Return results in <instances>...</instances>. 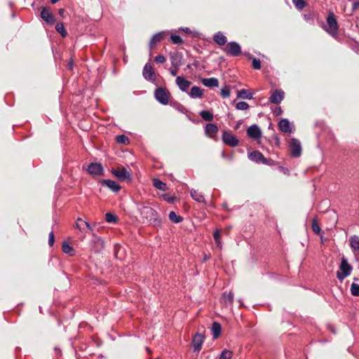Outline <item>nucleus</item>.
<instances>
[{
	"instance_id": "nucleus-1",
	"label": "nucleus",
	"mask_w": 359,
	"mask_h": 359,
	"mask_svg": "<svg viewBox=\"0 0 359 359\" xmlns=\"http://www.w3.org/2000/svg\"><path fill=\"white\" fill-rule=\"evenodd\" d=\"M137 209L145 222L155 227L161 225V219L156 210L140 203L137 204Z\"/></svg>"
},
{
	"instance_id": "nucleus-2",
	"label": "nucleus",
	"mask_w": 359,
	"mask_h": 359,
	"mask_svg": "<svg viewBox=\"0 0 359 359\" xmlns=\"http://www.w3.org/2000/svg\"><path fill=\"white\" fill-rule=\"evenodd\" d=\"M327 25L323 27V29L331 36H337V32L339 29L338 22L332 12H330L326 19Z\"/></svg>"
},
{
	"instance_id": "nucleus-3",
	"label": "nucleus",
	"mask_w": 359,
	"mask_h": 359,
	"mask_svg": "<svg viewBox=\"0 0 359 359\" xmlns=\"http://www.w3.org/2000/svg\"><path fill=\"white\" fill-rule=\"evenodd\" d=\"M352 269V266L348 263L347 259L343 257L339 266L340 271L337 272V278L340 281H342L345 278L348 277L351 274Z\"/></svg>"
},
{
	"instance_id": "nucleus-4",
	"label": "nucleus",
	"mask_w": 359,
	"mask_h": 359,
	"mask_svg": "<svg viewBox=\"0 0 359 359\" xmlns=\"http://www.w3.org/2000/svg\"><path fill=\"white\" fill-rule=\"evenodd\" d=\"M223 50L230 56L237 57L242 53L241 47L238 43L236 41H230L227 43Z\"/></svg>"
},
{
	"instance_id": "nucleus-5",
	"label": "nucleus",
	"mask_w": 359,
	"mask_h": 359,
	"mask_svg": "<svg viewBox=\"0 0 359 359\" xmlns=\"http://www.w3.org/2000/svg\"><path fill=\"white\" fill-rule=\"evenodd\" d=\"M155 98L161 104L163 105H166L168 104V97L169 93L168 91L163 88H156L154 93Z\"/></svg>"
},
{
	"instance_id": "nucleus-6",
	"label": "nucleus",
	"mask_w": 359,
	"mask_h": 359,
	"mask_svg": "<svg viewBox=\"0 0 359 359\" xmlns=\"http://www.w3.org/2000/svg\"><path fill=\"white\" fill-rule=\"evenodd\" d=\"M223 142L232 147H235L238 145L239 141L237 137L229 131H224L222 134Z\"/></svg>"
},
{
	"instance_id": "nucleus-7",
	"label": "nucleus",
	"mask_w": 359,
	"mask_h": 359,
	"mask_svg": "<svg viewBox=\"0 0 359 359\" xmlns=\"http://www.w3.org/2000/svg\"><path fill=\"white\" fill-rule=\"evenodd\" d=\"M290 147L291 149V155L292 157L297 158L301 156L302 146L300 142L296 138H292Z\"/></svg>"
},
{
	"instance_id": "nucleus-8",
	"label": "nucleus",
	"mask_w": 359,
	"mask_h": 359,
	"mask_svg": "<svg viewBox=\"0 0 359 359\" xmlns=\"http://www.w3.org/2000/svg\"><path fill=\"white\" fill-rule=\"evenodd\" d=\"M41 18L48 24L53 25L55 22V18L53 13L47 7H42L41 11Z\"/></svg>"
},
{
	"instance_id": "nucleus-9",
	"label": "nucleus",
	"mask_w": 359,
	"mask_h": 359,
	"mask_svg": "<svg viewBox=\"0 0 359 359\" xmlns=\"http://www.w3.org/2000/svg\"><path fill=\"white\" fill-rule=\"evenodd\" d=\"M142 75L147 81H154L156 80L154 68L149 63H147L144 65Z\"/></svg>"
},
{
	"instance_id": "nucleus-10",
	"label": "nucleus",
	"mask_w": 359,
	"mask_h": 359,
	"mask_svg": "<svg viewBox=\"0 0 359 359\" xmlns=\"http://www.w3.org/2000/svg\"><path fill=\"white\" fill-rule=\"evenodd\" d=\"M176 85L182 92L187 93L191 83L187 80L184 76H177L175 79Z\"/></svg>"
},
{
	"instance_id": "nucleus-11",
	"label": "nucleus",
	"mask_w": 359,
	"mask_h": 359,
	"mask_svg": "<svg viewBox=\"0 0 359 359\" xmlns=\"http://www.w3.org/2000/svg\"><path fill=\"white\" fill-rule=\"evenodd\" d=\"M111 172L121 180H131L130 173L125 168H122L121 169H113Z\"/></svg>"
},
{
	"instance_id": "nucleus-12",
	"label": "nucleus",
	"mask_w": 359,
	"mask_h": 359,
	"mask_svg": "<svg viewBox=\"0 0 359 359\" xmlns=\"http://www.w3.org/2000/svg\"><path fill=\"white\" fill-rule=\"evenodd\" d=\"M247 135L250 138L259 139L262 136V130L257 124H253L247 129Z\"/></svg>"
},
{
	"instance_id": "nucleus-13",
	"label": "nucleus",
	"mask_w": 359,
	"mask_h": 359,
	"mask_svg": "<svg viewBox=\"0 0 359 359\" xmlns=\"http://www.w3.org/2000/svg\"><path fill=\"white\" fill-rule=\"evenodd\" d=\"M204 337L202 334L196 333L192 339V346L194 351L198 352L202 347V344L203 343Z\"/></svg>"
},
{
	"instance_id": "nucleus-14",
	"label": "nucleus",
	"mask_w": 359,
	"mask_h": 359,
	"mask_svg": "<svg viewBox=\"0 0 359 359\" xmlns=\"http://www.w3.org/2000/svg\"><path fill=\"white\" fill-rule=\"evenodd\" d=\"M285 93L282 90H275L269 97V101L276 104H278L284 98Z\"/></svg>"
},
{
	"instance_id": "nucleus-15",
	"label": "nucleus",
	"mask_w": 359,
	"mask_h": 359,
	"mask_svg": "<svg viewBox=\"0 0 359 359\" xmlns=\"http://www.w3.org/2000/svg\"><path fill=\"white\" fill-rule=\"evenodd\" d=\"M91 250L95 252H101L104 248V243L103 240L100 237H95L91 241Z\"/></svg>"
},
{
	"instance_id": "nucleus-16",
	"label": "nucleus",
	"mask_w": 359,
	"mask_h": 359,
	"mask_svg": "<svg viewBox=\"0 0 359 359\" xmlns=\"http://www.w3.org/2000/svg\"><path fill=\"white\" fill-rule=\"evenodd\" d=\"M88 172L93 175H101L103 173V167L100 163H91L88 167Z\"/></svg>"
},
{
	"instance_id": "nucleus-17",
	"label": "nucleus",
	"mask_w": 359,
	"mask_h": 359,
	"mask_svg": "<svg viewBox=\"0 0 359 359\" xmlns=\"http://www.w3.org/2000/svg\"><path fill=\"white\" fill-rule=\"evenodd\" d=\"M101 183L114 192H118L121 189L120 185L111 180H103Z\"/></svg>"
},
{
	"instance_id": "nucleus-18",
	"label": "nucleus",
	"mask_w": 359,
	"mask_h": 359,
	"mask_svg": "<svg viewBox=\"0 0 359 359\" xmlns=\"http://www.w3.org/2000/svg\"><path fill=\"white\" fill-rule=\"evenodd\" d=\"M279 129L285 133L292 132L291 123L287 118H283L279 121L278 123Z\"/></svg>"
},
{
	"instance_id": "nucleus-19",
	"label": "nucleus",
	"mask_w": 359,
	"mask_h": 359,
	"mask_svg": "<svg viewBox=\"0 0 359 359\" xmlns=\"http://www.w3.org/2000/svg\"><path fill=\"white\" fill-rule=\"evenodd\" d=\"M201 83L208 88H216L219 86V81L217 78H203L201 79Z\"/></svg>"
},
{
	"instance_id": "nucleus-20",
	"label": "nucleus",
	"mask_w": 359,
	"mask_h": 359,
	"mask_svg": "<svg viewBox=\"0 0 359 359\" xmlns=\"http://www.w3.org/2000/svg\"><path fill=\"white\" fill-rule=\"evenodd\" d=\"M188 95L193 99L201 98L203 95V90L198 86H193Z\"/></svg>"
},
{
	"instance_id": "nucleus-21",
	"label": "nucleus",
	"mask_w": 359,
	"mask_h": 359,
	"mask_svg": "<svg viewBox=\"0 0 359 359\" xmlns=\"http://www.w3.org/2000/svg\"><path fill=\"white\" fill-rule=\"evenodd\" d=\"M214 41L219 46H222L226 43L227 39L221 32H217L213 36Z\"/></svg>"
},
{
	"instance_id": "nucleus-22",
	"label": "nucleus",
	"mask_w": 359,
	"mask_h": 359,
	"mask_svg": "<svg viewBox=\"0 0 359 359\" xmlns=\"http://www.w3.org/2000/svg\"><path fill=\"white\" fill-rule=\"evenodd\" d=\"M350 245L352 251L355 253L359 251V236L354 235L350 237Z\"/></svg>"
},
{
	"instance_id": "nucleus-23",
	"label": "nucleus",
	"mask_w": 359,
	"mask_h": 359,
	"mask_svg": "<svg viewBox=\"0 0 359 359\" xmlns=\"http://www.w3.org/2000/svg\"><path fill=\"white\" fill-rule=\"evenodd\" d=\"M190 194L191 198L194 201L198 203H206L205 199L201 192L198 191V190L191 189Z\"/></svg>"
},
{
	"instance_id": "nucleus-24",
	"label": "nucleus",
	"mask_w": 359,
	"mask_h": 359,
	"mask_svg": "<svg viewBox=\"0 0 359 359\" xmlns=\"http://www.w3.org/2000/svg\"><path fill=\"white\" fill-rule=\"evenodd\" d=\"M165 32H160L155 34L151 39L149 42L150 49L152 48L153 46L156 45L158 42L162 41L164 38Z\"/></svg>"
},
{
	"instance_id": "nucleus-25",
	"label": "nucleus",
	"mask_w": 359,
	"mask_h": 359,
	"mask_svg": "<svg viewBox=\"0 0 359 359\" xmlns=\"http://www.w3.org/2000/svg\"><path fill=\"white\" fill-rule=\"evenodd\" d=\"M218 132V127L215 123H208L205 126V134L212 137Z\"/></svg>"
},
{
	"instance_id": "nucleus-26",
	"label": "nucleus",
	"mask_w": 359,
	"mask_h": 359,
	"mask_svg": "<svg viewBox=\"0 0 359 359\" xmlns=\"http://www.w3.org/2000/svg\"><path fill=\"white\" fill-rule=\"evenodd\" d=\"M237 96L239 98L252 100L253 99V93L248 90L241 89L237 93Z\"/></svg>"
},
{
	"instance_id": "nucleus-27",
	"label": "nucleus",
	"mask_w": 359,
	"mask_h": 359,
	"mask_svg": "<svg viewBox=\"0 0 359 359\" xmlns=\"http://www.w3.org/2000/svg\"><path fill=\"white\" fill-rule=\"evenodd\" d=\"M263 154L259 151H254L248 154V158L252 161L260 163L263 158Z\"/></svg>"
},
{
	"instance_id": "nucleus-28",
	"label": "nucleus",
	"mask_w": 359,
	"mask_h": 359,
	"mask_svg": "<svg viewBox=\"0 0 359 359\" xmlns=\"http://www.w3.org/2000/svg\"><path fill=\"white\" fill-rule=\"evenodd\" d=\"M222 327L217 322H214L212 325V334L214 339H217L221 334Z\"/></svg>"
},
{
	"instance_id": "nucleus-29",
	"label": "nucleus",
	"mask_w": 359,
	"mask_h": 359,
	"mask_svg": "<svg viewBox=\"0 0 359 359\" xmlns=\"http://www.w3.org/2000/svg\"><path fill=\"white\" fill-rule=\"evenodd\" d=\"M62 251L70 256H73L74 255V248L67 242L64 241L62 243Z\"/></svg>"
},
{
	"instance_id": "nucleus-30",
	"label": "nucleus",
	"mask_w": 359,
	"mask_h": 359,
	"mask_svg": "<svg viewBox=\"0 0 359 359\" xmlns=\"http://www.w3.org/2000/svg\"><path fill=\"white\" fill-rule=\"evenodd\" d=\"M153 185L159 190L165 191L167 189V184L157 178L154 179Z\"/></svg>"
},
{
	"instance_id": "nucleus-31",
	"label": "nucleus",
	"mask_w": 359,
	"mask_h": 359,
	"mask_svg": "<svg viewBox=\"0 0 359 359\" xmlns=\"http://www.w3.org/2000/svg\"><path fill=\"white\" fill-rule=\"evenodd\" d=\"M213 238L215 241V244L217 248L221 249L222 248V243L220 239V231L219 229H216L213 232Z\"/></svg>"
},
{
	"instance_id": "nucleus-32",
	"label": "nucleus",
	"mask_w": 359,
	"mask_h": 359,
	"mask_svg": "<svg viewBox=\"0 0 359 359\" xmlns=\"http://www.w3.org/2000/svg\"><path fill=\"white\" fill-rule=\"evenodd\" d=\"M168 217L170 220L175 224L180 223L183 220V218L181 216L177 215L174 211H171L169 213Z\"/></svg>"
},
{
	"instance_id": "nucleus-33",
	"label": "nucleus",
	"mask_w": 359,
	"mask_h": 359,
	"mask_svg": "<svg viewBox=\"0 0 359 359\" xmlns=\"http://www.w3.org/2000/svg\"><path fill=\"white\" fill-rule=\"evenodd\" d=\"M199 115L203 120H205L206 121H212L214 117L213 114L207 110H203V111H200Z\"/></svg>"
},
{
	"instance_id": "nucleus-34",
	"label": "nucleus",
	"mask_w": 359,
	"mask_h": 359,
	"mask_svg": "<svg viewBox=\"0 0 359 359\" xmlns=\"http://www.w3.org/2000/svg\"><path fill=\"white\" fill-rule=\"evenodd\" d=\"M222 299L226 304H231L233 301V294L231 292H229V293L224 292Z\"/></svg>"
},
{
	"instance_id": "nucleus-35",
	"label": "nucleus",
	"mask_w": 359,
	"mask_h": 359,
	"mask_svg": "<svg viewBox=\"0 0 359 359\" xmlns=\"http://www.w3.org/2000/svg\"><path fill=\"white\" fill-rule=\"evenodd\" d=\"M56 31L60 33L62 37H65L67 35V32L64 27V25L62 22H59L55 25Z\"/></svg>"
},
{
	"instance_id": "nucleus-36",
	"label": "nucleus",
	"mask_w": 359,
	"mask_h": 359,
	"mask_svg": "<svg viewBox=\"0 0 359 359\" xmlns=\"http://www.w3.org/2000/svg\"><path fill=\"white\" fill-rule=\"evenodd\" d=\"M232 356H233L232 351L227 350V349H224L222 351V353L219 357V359H231Z\"/></svg>"
},
{
	"instance_id": "nucleus-37",
	"label": "nucleus",
	"mask_w": 359,
	"mask_h": 359,
	"mask_svg": "<svg viewBox=\"0 0 359 359\" xmlns=\"http://www.w3.org/2000/svg\"><path fill=\"white\" fill-rule=\"evenodd\" d=\"M116 139L119 144H128L130 143L129 138L125 135H117Z\"/></svg>"
},
{
	"instance_id": "nucleus-38",
	"label": "nucleus",
	"mask_w": 359,
	"mask_h": 359,
	"mask_svg": "<svg viewBox=\"0 0 359 359\" xmlns=\"http://www.w3.org/2000/svg\"><path fill=\"white\" fill-rule=\"evenodd\" d=\"M105 220L108 223H116L118 220V218L114 214L107 212L105 215Z\"/></svg>"
},
{
	"instance_id": "nucleus-39",
	"label": "nucleus",
	"mask_w": 359,
	"mask_h": 359,
	"mask_svg": "<svg viewBox=\"0 0 359 359\" xmlns=\"http://www.w3.org/2000/svg\"><path fill=\"white\" fill-rule=\"evenodd\" d=\"M292 1L296 8L299 11L302 10L306 6L305 1L304 0H292Z\"/></svg>"
},
{
	"instance_id": "nucleus-40",
	"label": "nucleus",
	"mask_w": 359,
	"mask_h": 359,
	"mask_svg": "<svg viewBox=\"0 0 359 359\" xmlns=\"http://www.w3.org/2000/svg\"><path fill=\"white\" fill-rule=\"evenodd\" d=\"M351 293L353 296H359V285L353 283L351 285Z\"/></svg>"
},
{
	"instance_id": "nucleus-41",
	"label": "nucleus",
	"mask_w": 359,
	"mask_h": 359,
	"mask_svg": "<svg viewBox=\"0 0 359 359\" xmlns=\"http://www.w3.org/2000/svg\"><path fill=\"white\" fill-rule=\"evenodd\" d=\"M249 107H250L249 104L247 102H243V101L238 102L236 105V109L241 110V111H245V110L248 109Z\"/></svg>"
},
{
	"instance_id": "nucleus-42",
	"label": "nucleus",
	"mask_w": 359,
	"mask_h": 359,
	"mask_svg": "<svg viewBox=\"0 0 359 359\" xmlns=\"http://www.w3.org/2000/svg\"><path fill=\"white\" fill-rule=\"evenodd\" d=\"M170 39L172 43L174 44H181L183 42V40L180 37V36L172 34L170 36Z\"/></svg>"
},
{
	"instance_id": "nucleus-43",
	"label": "nucleus",
	"mask_w": 359,
	"mask_h": 359,
	"mask_svg": "<svg viewBox=\"0 0 359 359\" xmlns=\"http://www.w3.org/2000/svg\"><path fill=\"white\" fill-rule=\"evenodd\" d=\"M249 58L252 60V67L255 69H261V61L259 59L252 57L251 55L249 56Z\"/></svg>"
},
{
	"instance_id": "nucleus-44",
	"label": "nucleus",
	"mask_w": 359,
	"mask_h": 359,
	"mask_svg": "<svg viewBox=\"0 0 359 359\" xmlns=\"http://www.w3.org/2000/svg\"><path fill=\"white\" fill-rule=\"evenodd\" d=\"M312 230L314 233L318 234L320 232V228L316 221V219H313L312 224H311Z\"/></svg>"
},
{
	"instance_id": "nucleus-45",
	"label": "nucleus",
	"mask_w": 359,
	"mask_h": 359,
	"mask_svg": "<svg viewBox=\"0 0 359 359\" xmlns=\"http://www.w3.org/2000/svg\"><path fill=\"white\" fill-rule=\"evenodd\" d=\"M220 94H221V95L224 98L229 97L230 96V89H229V88L227 87V86H224V88H222L221 89Z\"/></svg>"
},
{
	"instance_id": "nucleus-46",
	"label": "nucleus",
	"mask_w": 359,
	"mask_h": 359,
	"mask_svg": "<svg viewBox=\"0 0 359 359\" xmlns=\"http://www.w3.org/2000/svg\"><path fill=\"white\" fill-rule=\"evenodd\" d=\"M162 197L165 201H166L169 203H172L176 199L175 196H169L168 194H163Z\"/></svg>"
},
{
	"instance_id": "nucleus-47",
	"label": "nucleus",
	"mask_w": 359,
	"mask_h": 359,
	"mask_svg": "<svg viewBox=\"0 0 359 359\" xmlns=\"http://www.w3.org/2000/svg\"><path fill=\"white\" fill-rule=\"evenodd\" d=\"M55 241V236L53 231H50L48 235V245L51 247L53 245Z\"/></svg>"
},
{
	"instance_id": "nucleus-48",
	"label": "nucleus",
	"mask_w": 359,
	"mask_h": 359,
	"mask_svg": "<svg viewBox=\"0 0 359 359\" xmlns=\"http://www.w3.org/2000/svg\"><path fill=\"white\" fill-rule=\"evenodd\" d=\"M83 224V219H81V218H78L77 220H76V222L74 225V227L76 229H79L80 231H82L83 230V227L81 226V224Z\"/></svg>"
},
{
	"instance_id": "nucleus-49",
	"label": "nucleus",
	"mask_w": 359,
	"mask_h": 359,
	"mask_svg": "<svg viewBox=\"0 0 359 359\" xmlns=\"http://www.w3.org/2000/svg\"><path fill=\"white\" fill-rule=\"evenodd\" d=\"M180 66H171L170 68V73L172 76H175L177 74V69Z\"/></svg>"
},
{
	"instance_id": "nucleus-50",
	"label": "nucleus",
	"mask_w": 359,
	"mask_h": 359,
	"mask_svg": "<svg viewBox=\"0 0 359 359\" xmlns=\"http://www.w3.org/2000/svg\"><path fill=\"white\" fill-rule=\"evenodd\" d=\"M154 60L157 63H163L165 61V57L162 55H158L155 57Z\"/></svg>"
},
{
	"instance_id": "nucleus-51",
	"label": "nucleus",
	"mask_w": 359,
	"mask_h": 359,
	"mask_svg": "<svg viewBox=\"0 0 359 359\" xmlns=\"http://www.w3.org/2000/svg\"><path fill=\"white\" fill-rule=\"evenodd\" d=\"M283 114L280 107H276L273 110V114L276 116H280Z\"/></svg>"
},
{
	"instance_id": "nucleus-52",
	"label": "nucleus",
	"mask_w": 359,
	"mask_h": 359,
	"mask_svg": "<svg viewBox=\"0 0 359 359\" xmlns=\"http://www.w3.org/2000/svg\"><path fill=\"white\" fill-rule=\"evenodd\" d=\"M171 65L172 66H180V63L177 61L175 56H171Z\"/></svg>"
},
{
	"instance_id": "nucleus-53",
	"label": "nucleus",
	"mask_w": 359,
	"mask_h": 359,
	"mask_svg": "<svg viewBox=\"0 0 359 359\" xmlns=\"http://www.w3.org/2000/svg\"><path fill=\"white\" fill-rule=\"evenodd\" d=\"M175 107L180 112H183L184 110V107L180 103H175Z\"/></svg>"
},
{
	"instance_id": "nucleus-54",
	"label": "nucleus",
	"mask_w": 359,
	"mask_h": 359,
	"mask_svg": "<svg viewBox=\"0 0 359 359\" xmlns=\"http://www.w3.org/2000/svg\"><path fill=\"white\" fill-rule=\"evenodd\" d=\"M304 18L306 21H313V16L311 14H304Z\"/></svg>"
},
{
	"instance_id": "nucleus-55",
	"label": "nucleus",
	"mask_w": 359,
	"mask_h": 359,
	"mask_svg": "<svg viewBox=\"0 0 359 359\" xmlns=\"http://www.w3.org/2000/svg\"><path fill=\"white\" fill-rule=\"evenodd\" d=\"M83 224L85 225V226L88 229V230H89V231H93V229H92V227H91L90 224L88 222H86V221H83Z\"/></svg>"
},
{
	"instance_id": "nucleus-56",
	"label": "nucleus",
	"mask_w": 359,
	"mask_h": 359,
	"mask_svg": "<svg viewBox=\"0 0 359 359\" xmlns=\"http://www.w3.org/2000/svg\"><path fill=\"white\" fill-rule=\"evenodd\" d=\"M358 8H359V2L358 1L354 2L353 4V5H352V10H353V11H355Z\"/></svg>"
},
{
	"instance_id": "nucleus-57",
	"label": "nucleus",
	"mask_w": 359,
	"mask_h": 359,
	"mask_svg": "<svg viewBox=\"0 0 359 359\" xmlns=\"http://www.w3.org/2000/svg\"><path fill=\"white\" fill-rule=\"evenodd\" d=\"M262 164H264V165H269V160L266 158L264 156H263V158H262V161L261 162Z\"/></svg>"
},
{
	"instance_id": "nucleus-58",
	"label": "nucleus",
	"mask_w": 359,
	"mask_h": 359,
	"mask_svg": "<svg viewBox=\"0 0 359 359\" xmlns=\"http://www.w3.org/2000/svg\"><path fill=\"white\" fill-rule=\"evenodd\" d=\"M279 169H280L282 172H283L285 174H287V175H288V174H289V171H288L287 168H284V167H283V166H280V167H279Z\"/></svg>"
},
{
	"instance_id": "nucleus-59",
	"label": "nucleus",
	"mask_w": 359,
	"mask_h": 359,
	"mask_svg": "<svg viewBox=\"0 0 359 359\" xmlns=\"http://www.w3.org/2000/svg\"><path fill=\"white\" fill-rule=\"evenodd\" d=\"M73 65H74V62H73V60H69V63H68V68L69 69H72L73 68Z\"/></svg>"
},
{
	"instance_id": "nucleus-60",
	"label": "nucleus",
	"mask_w": 359,
	"mask_h": 359,
	"mask_svg": "<svg viewBox=\"0 0 359 359\" xmlns=\"http://www.w3.org/2000/svg\"><path fill=\"white\" fill-rule=\"evenodd\" d=\"M180 30H182V31H184L186 33H190L191 32L190 29L188 28V27H185V28L182 27V28H180Z\"/></svg>"
},
{
	"instance_id": "nucleus-61",
	"label": "nucleus",
	"mask_w": 359,
	"mask_h": 359,
	"mask_svg": "<svg viewBox=\"0 0 359 359\" xmlns=\"http://www.w3.org/2000/svg\"><path fill=\"white\" fill-rule=\"evenodd\" d=\"M355 259L358 262H359V251L355 253Z\"/></svg>"
},
{
	"instance_id": "nucleus-62",
	"label": "nucleus",
	"mask_w": 359,
	"mask_h": 359,
	"mask_svg": "<svg viewBox=\"0 0 359 359\" xmlns=\"http://www.w3.org/2000/svg\"><path fill=\"white\" fill-rule=\"evenodd\" d=\"M222 156L223 158H230V159L231 158V156H226V155L225 154L224 151H223V152H222Z\"/></svg>"
},
{
	"instance_id": "nucleus-63",
	"label": "nucleus",
	"mask_w": 359,
	"mask_h": 359,
	"mask_svg": "<svg viewBox=\"0 0 359 359\" xmlns=\"http://www.w3.org/2000/svg\"><path fill=\"white\" fill-rule=\"evenodd\" d=\"M64 13H65V10H64L63 8H60V9L59 10V14H60V15H62H62H63V14H64Z\"/></svg>"
},
{
	"instance_id": "nucleus-64",
	"label": "nucleus",
	"mask_w": 359,
	"mask_h": 359,
	"mask_svg": "<svg viewBox=\"0 0 359 359\" xmlns=\"http://www.w3.org/2000/svg\"><path fill=\"white\" fill-rule=\"evenodd\" d=\"M145 349H146V351H147L149 353H151V351L150 350V348H149L146 347V348H145Z\"/></svg>"
}]
</instances>
